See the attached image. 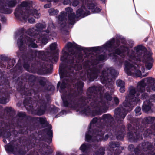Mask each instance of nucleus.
Segmentation results:
<instances>
[{
    "instance_id": "nucleus-27",
    "label": "nucleus",
    "mask_w": 155,
    "mask_h": 155,
    "mask_svg": "<svg viewBox=\"0 0 155 155\" xmlns=\"http://www.w3.org/2000/svg\"><path fill=\"white\" fill-rule=\"evenodd\" d=\"M116 84L117 86L121 87L124 85V83L122 81L119 80L117 81Z\"/></svg>"
},
{
    "instance_id": "nucleus-34",
    "label": "nucleus",
    "mask_w": 155,
    "mask_h": 155,
    "mask_svg": "<svg viewBox=\"0 0 155 155\" xmlns=\"http://www.w3.org/2000/svg\"><path fill=\"white\" fill-rule=\"evenodd\" d=\"M84 110L83 108H82L81 109V110H83L84 113H87L89 112V108L88 107H87V106L84 107Z\"/></svg>"
},
{
    "instance_id": "nucleus-44",
    "label": "nucleus",
    "mask_w": 155,
    "mask_h": 155,
    "mask_svg": "<svg viewBox=\"0 0 155 155\" xmlns=\"http://www.w3.org/2000/svg\"><path fill=\"white\" fill-rule=\"evenodd\" d=\"M39 120L41 124H43L45 123L46 121V119L44 118H41L39 119Z\"/></svg>"
},
{
    "instance_id": "nucleus-53",
    "label": "nucleus",
    "mask_w": 155,
    "mask_h": 155,
    "mask_svg": "<svg viewBox=\"0 0 155 155\" xmlns=\"http://www.w3.org/2000/svg\"><path fill=\"white\" fill-rule=\"evenodd\" d=\"M29 65L28 64H25L24 65V67L25 68L27 69H28Z\"/></svg>"
},
{
    "instance_id": "nucleus-51",
    "label": "nucleus",
    "mask_w": 155,
    "mask_h": 155,
    "mask_svg": "<svg viewBox=\"0 0 155 155\" xmlns=\"http://www.w3.org/2000/svg\"><path fill=\"white\" fill-rule=\"evenodd\" d=\"M121 53V51L119 49H117L115 51V53L118 54H120Z\"/></svg>"
},
{
    "instance_id": "nucleus-47",
    "label": "nucleus",
    "mask_w": 155,
    "mask_h": 155,
    "mask_svg": "<svg viewBox=\"0 0 155 155\" xmlns=\"http://www.w3.org/2000/svg\"><path fill=\"white\" fill-rule=\"evenodd\" d=\"M28 21L31 23H34L35 22V20L33 18H30L28 20Z\"/></svg>"
},
{
    "instance_id": "nucleus-8",
    "label": "nucleus",
    "mask_w": 155,
    "mask_h": 155,
    "mask_svg": "<svg viewBox=\"0 0 155 155\" xmlns=\"http://www.w3.org/2000/svg\"><path fill=\"white\" fill-rule=\"evenodd\" d=\"M74 68H72L70 69V67H67L66 68H64L62 64H61L59 67V73L60 78L63 79L62 84H61L60 88L61 90L64 89L66 87V81L67 82L68 79L66 78L72 75Z\"/></svg>"
},
{
    "instance_id": "nucleus-9",
    "label": "nucleus",
    "mask_w": 155,
    "mask_h": 155,
    "mask_svg": "<svg viewBox=\"0 0 155 155\" xmlns=\"http://www.w3.org/2000/svg\"><path fill=\"white\" fill-rule=\"evenodd\" d=\"M91 134V132L89 131L86 133V140L88 142L91 141H98L102 139V136L104 135L103 132H101V128H98L94 132L92 137L90 134Z\"/></svg>"
},
{
    "instance_id": "nucleus-1",
    "label": "nucleus",
    "mask_w": 155,
    "mask_h": 155,
    "mask_svg": "<svg viewBox=\"0 0 155 155\" xmlns=\"http://www.w3.org/2000/svg\"><path fill=\"white\" fill-rule=\"evenodd\" d=\"M146 86L147 92H151L152 90L155 91V79L151 77L145 78L138 83L136 89L132 87L130 90L128 96L126 97V99L123 103V107L115 110V114L117 118H120L121 119L124 118L127 113L132 109L133 105L136 104L139 101L138 97L140 94L141 99L146 98L147 94L143 93Z\"/></svg>"
},
{
    "instance_id": "nucleus-10",
    "label": "nucleus",
    "mask_w": 155,
    "mask_h": 155,
    "mask_svg": "<svg viewBox=\"0 0 155 155\" xmlns=\"http://www.w3.org/2000/svg\"><path fill=\"white\" fill-rule=\"evenodd\" d=\"M72 55H68L67 53L64 50L62 51V55L61 58L62 61H66L68 60V62L72 64L74 62V58L76 57V53L74 52H71Z\"/></svg>"
},
{
    "instance_id": "nucleus-38",
    "label": "nucleus",
    "mask_w": 155,
    "mask_h": 155,
    "mask_svg": "<svg viewBox=\"0 0 155 155\" xmlns=\"http://www.w3.org/2000/svg\"><path fill=\"white\" fill-rule=\"evenodd\" d=\"M7 102V100L5 98L1 99L0 100V103L3 104H5Z\"/></svg>"
},
{
    "instance_id": "nucleus-37",
    "label": "nucleus",
    "mask_w": 155,
    "mask_h": 155,
    "mask_svg": "<svg viewBox=\"0 0 155 155\" xmlns=\"http://www.w3.org/2000/svg\"><path fill=\"white\" fill-rule=\"evenodd\" d=\"M142 48V46L141 45L138 46L137 47L135 48V50L137 52L140 51Z\"/></svg>"
},
{
    "instance_id": "nucleus-41",
    "label": "nucleus",
    "mask_w": 155,
    "mask_h": 155,
    "mask_svg": "<svg viewBox=\"0 0 155 155\" xmlns=\"http://www.w3.org/2000/svg\"><path fill=\"white\" fill-rule=\"evenodd\" d=\"M24 104L25 106V107L27 108V109H28L29 110H31V111L32 110H33V108L32 107H30V105H26L25 104V102H24Z\"/></svg>"
},
{
    "instance_id": "nucleus-61",
    "label": "nucleus",
    "mask_w": 155,
    "mask_h": 155,
    "mask_svg": "<svg viewBox=\"0 0 155 155\" xmlns=\"http://www.w3.org/2000/svg\"><path fill=\"white\" fill-rule=\"evenodd\" d=\"M30 77L32 78H35L33 76H30Z\"/></svg>"
},
{
    "instance_id": "nucleus-6",
    "label": "nucleus",
    "mask_w": 155,
    "mask_h": 155,
    "mask_svg": "<svg viewBox=\"0 0 155 155\" xmlns=\"http://www.w3.org/2000/svg\"><path fill=\"white\" fill-rule=\"evenodd\" d=\"M128 56L129 58V61L132 62L135 61H141L146 64V68L148 70H150L152 67V65L151 62L152 58L150 55H145L142 58L140 56H138L137 54H135L134 52L132 51H129L128 53Z\"/></svg>"
},
{
    "instance_id": "nucleus-54",
    "label": "nucleus",
    "mask_w": 155,
    "mask_h": 155,
    "mask_svg": "<svg viewBox=\"0 0 155 155\" xmlns=\"http://www.w3.org/2000/svg\"><path fill=\"white\" fill-rule=\"evenodd\" d=\"M5 109L7 111L9 112L11 110V108H10L6 107Z\"/></svg>"
},
{
    "instance_id": "nucleus-18",
    "label": "nucleus",
    "mask_w": 155,
    "mask_h": 155,
    "mask_svg": "<svg viewBox=\"0 0 155 155\" xmlns=\"http://www.w3.org/2000/svg\"><path fill=\"white\" fill-rule=\"evenodd\" d=\"M66 47L67 48V50L70 51V49H76L78 48V46L74 43L68 42L66 45Z\"/></svg>"
},
{
    "instance_id": "nucleus-7",
    "label": "nucleus",
    "mask_w": 155,
    "mask_h": 155,
    "mask_svg": "<svg viewBox=\"0 0 155 155\" xmlns=\"http://www.w3.org/2000/svg\"><path fill=\"white\" fill-rule=\"evenodd\" d=\"M118 74V72L112 68H107L104 70L100 76L101 80L104 83L107 84Z\"/></svg>"
},
{
    "instance_id": "nucleus-64",
    "label": "nucleus",
    "mask_w": 155,
    "mask_h": 155,
    "mask_svg": "<svg viewBox=\"0 0 155 155\" xmlns=\"http://www.w3.org/2000/svg\"><path fill=\"white\" fill-rule=\"evenodd\" d=\"M153 97L155 99V94L153 95Z\"/></svg>"
},
{
    "instance_id": "nucleus-14",
    "label": "nucleus",
    "mask_w": 155,
    "mask_h": 155,
    "mask_svg": "<svg viewBox=\"0 0 155 155\" xmlns=\"http://www.w3.org/2000/svg\"><path fill=\"white\" fill-rule=\"evenodd\" d=\"M71 95L66 96L65 97H62L64 105L65 106H69L70 107H71L73 108H75L76 107V105H75L74 106L72 105L71 106V105L72 103V102H71Z\"/></svg>"
},
{
    "instance_id": "nucleus-45",
    "label": "nucleus",
    "mask_w": 155,
    "mask_h": 155,
    "mask_svg": "<svg viewBox=\"0 0 155 155\" xmlns=\"http://www.w3.org/2000/svg\"><path fill=\"white\" fill-rule=\"evenodd\" d=\"M31 93H34V91L33 90H31L28 91V93H25L24 94L26 95L27 96H30Z\"/></svg>"
},
{
    "instance_id": "nucleus-25",
    "label": "nucleus",
    "mask_w": 155,
    "mask_h": 155,
    "mask_svg": "<svg viewBox=\"0 0 155 155\" xmlns=\"http://www.w3.org/2000/svg\"><path fill=\"white\" fill-rule=\"evenodd\" d=\"M83 85L84 84L83 82L82 81H80L77 84L76 86L78 90L81 91Z\"/></svg>"
},
{
    "instance_id": "nucleus-30",
    "label": "nucleus",
    "mask_w": 155,
    "mask_h": 155,
    "mask_svg": "<svg viewBox=\"0 0 155 155\" xmlns=\"http://www.w3.org/2000/svg\"><path fill=\"white\" fill-rule=\"evenodd\" d=\"M136 115H139L141 114V109L139 107H137L135 109Z\"/></svg>"
},
{
    "instance_id": "nucleus-26",
    "label": "nucleus",
    "mask_w": 155,
    "mask_h": 155,
    "mask_svg": "<svg viewBox=\"0 0 155 155\" xmlns=\"http://www.w3.org/2000/svg\"><path fill=\"white\" fill-rule=\"evenodd\" d=\"M88 145H86L85 144H82L80 147V149L83 152L85 151L89 148Z\"/></svg>"
},
{
    "instance_id": "nucleus-39",
    "label": "nucleus",
    "mask_w": 155,
    "mask_h": 155,
    "mask_svg": "<svg viewBox=\"0 0 155 155\" xmlns=\"http://www.w3.org/2000/svg\"><path fill=\"white\" fill-rule=\"evenodd\" d=\"M97 120V119L96 118H94L91 121V122L90 123V125H92V124H94L95 123Z\"/></svg>"
},
{
    "instance_id": "nucleus-4",
    "label": "nucleus",
    "mask_w": 155,
    "mask_h": 155,
    "mask_svg": "<svg viewBox=\"0 0 155 155\" xmlns=\"http://www.w3.org/2000/svg\"><path fill=\"white\" fill-rule=\"evenodd\" d=\"M31 5V2L29 1L23 2L16 9L14 13L15 16L17 17H21L26 21L32 13L35 17L38 18L40 15L37 10L28 9Z\"/></svg>"
},
{
    "instance_id": "nucleus-60",
    "label": "nucleus",
    "mask_w": 155,
    "mask_h": 155,
    "mask_svg": "<svg viewBox=\"0 0 155 155\" xmlns=\"http://www.w3.org/2000/svg\"><path fill=\"white\" fill-rule=\"evenodd\" d=\"M11 135V134L10 133H9L8 134V136L7 137H9Z\"/></svg>"
},
{
    "instance_id": "nucleus-11",
    "label": "nucleus",
    "mask_w": 155,
    "mask_h": 155,
    "mask_svg": "<svg viewBox=\"0 0 155 155\" xmlns=\"http://www.w3.org/2000/svg\"><path fill=\"white\" fill-rule=\"evenodd\" d=\"M100 70L96 68L92 70H89L88 71L87 76L90 80L92 81L97 79L98 77V73Z\"/></svg>"
},
{
    "instance_id": "nucleus-13",
    "label": "nucleus",
    "mask_w": 155,
    "mask_h": 155,
    "mask_svg": "<svg viewBox=\"0 0 155 155\" xmlns=\"http://www.w3.org/2000/svg\"><path fill=\"white\" fill-rule=\"evenodd\" d=\"M89 14L88 12L87 11L84 7L82 6L81 9H79L76 11V17L78 18L81 17L82 18Z\"/></svg>"
},
{
    "instance_id": "nucleus-33",
    "label": "nucleus",
    "mask_w": 155,
    "mask_h": 155,
    "mask_svg": "<svg viewBox=\"0 0 155 155\" xmlns=\"http://www.w3.org/2000/svg\"><path fill=\"white\" fill-rule=\"evenodd\" d=\"M57 45L56 43H53L51 44L50 45V49L51 50H54L56 47Z\"/></svg>"
},
{
    "instance_id": "nucleus-28",
    "label": "nucleus",
    "mask_w": 155,
    "mask_h": 155,
    "mask_svg": "<svg viewBox=\"0 0 155 155\" xmlns=\"http://www.w3.org/2000/svg\"><path fill=\"white\" fill-rule=\"evenodd\" d=\"M5 149L8 151L12 152L13 150V146L11 145H7L5 146Z\"/></svg>"
},
{
    "instance_id": "nucleus-35",
    "label": "nucleus",
    "mask_w": 155,
    "mask_h": 155,
    "mask_svg": "<svg viewBox=\"0 0 155 155\" xmlns=\"http://www.w3.org/2000/svg\"><path fill=\"white\" fill-rule=\"evenodd\" d=\"M100 61H102L104 60H106V57L104 55H101L99 56L97 58Z\"/></svg>"
},
{
    "instance_id": "nucleus-42",
    "label": "nucleus",
    "mask_w": 155,
    "mask_h": 155,
    "mask_svg": "<svg viewBox=\"0 0 155 155\" xmlns=\"http://www.w3.org/2000/svg\"><path fill=\"white\" fill-rule=\"evenodd\" d=\"M81 68V65L78 64L76 65L75 66L74 69L76 70H79Z\"/></svg>"
},
{
    "instance_id": "nucleus-57",
    "label": "nucleus",
    "mask_w": 155,
    "mask_h": 155,
    "mask_svg": "<svg viewBox=\"0 0 155 155\" xmlns=\"http://www.w3.org/2000/svg\"><path fill=\"white\" fill-rule=\"evenodd\" d=\"M60 82H58V84H57V88L58 89L59 87V86H60Z\"/></svg>"
},
{
    "instance_id": "nucleus-62",
    "label": "nucleus",
    "mask_w": 155,
    "mask_h": 155,
    "mask_svg": "<svg viewBox=\"0 0 155 155\" xmlns=\"http://www.w3.org/2000/svg\"><path fill=\"white\" fill-rule=\"evenodd\" d=\"M3 142H4V143H5V142H6V140H5V139H3Z\"/></svg>"
},
{
    "instance_id": "nucleus-20",
    "label": "nucleus",
    "mask_w": 155,
    "mask_h": 155,
    "mask_svg": "<svg viewBox=\"0 0 155 155\" xmlns=\"http://www.w3.org/2000/svg\"><path fill=\"white\" fill-rule=\"evenodd\" d=\"M65 12H62L61 14L58 17V22L61 25L63 24L64 21L65 15L66 14Z\"/></svg>"
},
{
    "instance_id": "nucleus-32",
    "label": "nucleus",
    "mask_w": 155,
    "mask_h": 155,
    "mask_svg": "<svg viewBox=\"0 0 155 155\" xmlns=\"http://www.w3.org/2000/svg\"><path fill=\"white\" fill-rule=\"evenodd\" d=\"M45 82L46 80L45 78H41L40 80V83L41 85L43 86L45 84Z\"/></svg>"
},
{
    "instance_id": "nucleus-52",
    "label": "nucleus",
    "mask_w": 155,
    "mask_h": 155,
    "mask_svg": "<svg viewBox=\"0 0 155 155\" xmlns=\"http://www.w3.org/2000/svg\"><path fill=\"white\" fill-rule=\"evenodd\" d=\"M50 5L49 4H46L44 6V7L45 8H48L50 7Z\"/></svg>"
},
{
    "instance_id": "nucleus-59",
    "label": "nucleus",
    "mask_w": 155,
    "mask_h": 155,
    "mask_svg": "<svg viewBox=\"0 0 155 155\" xmlns=\"http://www.w3.org/2000/svg\"><path fill=\"white\" fill-rule=\"evenodd\" d=\"M129 147H130L131 148H133V146L132 145H130L129 146Z\"/></svg>"
},
{
    "instance_id": "nucleus-24",
    "label": "nucleus",
    "mask_w": 155,
    "mask_h": 155,
    "mask_svg": "<svg viewBox=\"0 0 155 155\" xmlns=\"http://www.w3.org/2000/svg\"><path fill=\"white\" fill-rule=\"evenodd\" d=\"M1 12L4 13L6 14H9L11 13L12 11L8 8H5V7H3L1 9Z\"/></svg>"
},
{
    "instance_id": "nucleus-23",
    "label": "nucleus",
    "mask_w": 155,
    "mask_h": 155,
    "mask_svg": "<svg viewBox=\"0 0 155 155\" xmlns=\"http://www.w3.org/2000/svg\"><path fill=\"white\" fill-rule=\"evenodd\" d=\"M49 15H53L57 14L58 12V10L54 9H50L48 10Z\"/></svg>"
},
{
    "instance_id": "nucleus-63",
    "label": "nucleus",
    "mask_w": 155,
    "mask_h": 155,
    "mask_svg": "<svg viewBox=\"0 0 155 155\" xmlns=\"http://www.w3.org/2000/svg\"><path fill=\"white\" fill-rule=\"evenodd\" d=\"M51 142V139H50L49 140V141L48 142V143H50Z\"/></svg>"
},
{
    "instance_id": "nucleus-12",
    "label": "nucleus",
    "mask_w": 155,
    "mask_h": 155,
    "mask_svg": "<svg viewBox=\"0 0 155 155\" xmlns=\"http://www.w3.org/2000/svg\"><path fill=\"white\" fill-rule=\"evenodd\" d=\"M65 10L66 12L68 14H69L70 13H71V14L69 15L68 17V21L69 23L71 24H74L75 23L74 18L75 16L74 13H71L72 9L70 7H68L66 8Z\"/></svg>"
},
{
    "instance_id": "nucleus-21",
    "label": "nucleus",
    "mask_w": 155,
    "mask_h": 155,
    "mask_svg": "<svg viewBox=\"0 0 155 155\" xmlns=\"http://www.w3.org/2000/svg\"><path fill=\"white\" fill-rule=\"evenodd\" d=\"M144 119L146 122L147 124L155 123V117H148L145 118Z\"/></svg>"
},
{
    "instance_id": "nucleus-46",
    "label": "nucleus",
    "mask_w": 155,
    "mask_h": 155,
    "mask_svg": "<svg viewBox=\"0 0 155 155\" xmlns=\"http://www.w3.org/2000/svg\"><path fill=\"white\" fill-rule=\"evenodd\" d=\"M78 3L79 2L78 1H75L73 2L72 5L74 6H76L78 5Z\"/></svg>"
},
{
    "instance_id": "nucleus-16",
    "label": "nucleus",
    "mask_w": 155,
    "mask_h": 155,
    "mask_svg": "<svg viewBox=\"0 0 155 155\" xmlns=\"http://www.w3.org/2000/svg\"><path fill=\"white\" fill-rule=\"evenodd\" d=\"M153 104L150 103L148 100L144 101L142 107L143 110L146 112L150 110L152 107Z\"/></svg>"
},
{
    "instance_id": "nucleus-55",
    "label": "nucleus",
    "mask_w": 155,
    "mask_h": 155,
    "mask_svg": "<svg viewBox=\"0 0 155 155\" xmlns=\"http://www.w3.org/2000/svg\"><path fill=\"white\" fill-rule=\"evenodd\" d=\"M117 138L118 140H121L123 138V137L122 136L120 137L119 136H117Z\"/></svg>"
},
{
    "instance_id": "nucleus-22",
    "label": "nucleus",
    "mask_w": 155,
    "mask_h": 155,
    "mask_svg": "<svg viewBox=\"0 0 155 155\" xmlns=\"http://www.w3.org/2000/svg\"><path fill=\"white\" fill-rule=\"evenodd\" d=\"M143 147L144 150L147 151V149H150V148L152 147L151 143L149 142H145L143 144Z\"/></svg>"
},
{
    "instance_id": "nucleus-5",
    "label": "nucleus",
    "mask_w": 155,
    "mask_h": 155,
    "mask_svg": "<svg viewBox=\"0 0 155 155\" xmlns=\"http://www.w3.org/2000/svg\"><path fill=\"white\" fill-rule=\"evenodd\" d=\"M125 66V70L129 75L133 76L140 77L141 78L147 76L148 75V73L143 74L145 71L144 67L142 65H136L133 66V64L130 61H126L124 62Z\"/></svg>"
},
{
    "instance_id": "nucleus-31",
    "label": "nucleus",
    "mask_w": 155,
    "mask_h": 155,
    "mask_svg": "<svg viewBox=\"0 0 155 155\" xmlns=\"http://www.w3.org/2000/svg\"><path fill=\"white\" fill-rule=\"evenodd\" d=\"M45 110V108H44V109H40L38 110V115H41L44 114Z\"/></svg>"
},
{
    "instance_id": "nucleus-40",
    "label": "nucleus",
    "mask_w": 155,
    "mask_h": 155,
    "mask_svg": "<svg viewBox=\"0 0 155 155\" xmlns=\"http://www.w3.org/2000/svg\"><path fill=\"white\" fill-rule=\"evenodd\" d=\"M151 133V131L150 130H147L146 131L144 134L145 136L147 137L149 134Z\"/></svg>"
},
{
    "instance_id": "nucleus-17",
    "label": "nucleus",
    "mask_w": 155,
    "mask_h": 155,
    "mask_svg": "<svg viewBox=\"0 0 155 155\" xmlns=\"http://www.w3.org/2000/svg\"><path fill=\"white\" fill-rule=\"evenodd\" d=\"M136 135L137 134L135 133L133 134L129 133L127 134V136L129 138L131 139H138L139 140L142 139V135L141 134H140L138 135Z\"/></svg>"
},
{
    "instance_id": "nucleus-48",
    "label": "nucleus",
    "mask_w": 155,
    "mask_h": 155,
    "mask_svg": "<svg viewBox=\"0 0 155 155\" xmlns=\"http://www.w3.org/2000/svg\"><path fill=\"white\" fill-rule=\"evenodd\" d=\"M120 92L121 93H123L125 91V88H124V86L120 87Z\"/></svg>"
},
{
    "instance_id": "nucleus-56",
    "label": "nucleus",
    "mask_w": 155,
    "mask_h": 155,
    "mask_svg": "<svg viewBox=\"0 0 155 155\" xmlns=\"http://www.w3.org/2000/svg\"><path fill=\"white\" fill-rule=\"evenodd\" d=\"M6 20V19L5 17H2V20L3 21H5Z\"/></svg>"
},
{
    "instance_id": "nucleus-15",
    "label": "nucleus",
    "mask_w": 155,
    "mask_h": 155,
    "mask_svg": "<svg viewBox=\"0 0 155 155\" xmlns=\"http://www.w3.org/2000/svg\"><path fill=\"white\" fill-rule=\"evenodd\" d=\"M110 150L111 151L114 150V148H116L115 149V153L116 154H118L120 153L121 152L120 150L123 149L122 147H119L118 145L116 144L114 142H111L110 144Z\"/></svg>"
},
{
    "instance_id": "nucleus-50",
    "label": "nucleus",
    "mask_w": 155,
    "mask_h": 155,
    "mask_svg": "<svg viewBox=\"0 0 155 155\" xmlns=\"http://www.w3.org/2000/svg\"><path fill=\"white\" fill-rule=\"evenodd\" d=\"M48 134L49 137H51L52 134V131L51 130H49L48 132Z\"/></svg>"
},
{
    "instance_id": "nucleus-3",
    "label": "nucleus",
    "mask_w": 155,
    "mask_h": 155,
    "mask_svg": "<svg viewBox=\"0 0 155 155\" xmlns=\"http://www.w3.org/2000/svg\"><path fill=\"white\" fill-rule=\"evenodd\" d=\"M97 87H94L89 88L88 90L87 94H91L90 100H93L95 101L94 104L91 103V106H94L97 110L101 111L102 109L107 106V104H108V102L110 101L112 98L109 93L105 94L103 97L100 92L97 91L98 89Z\"/></svg>"
},
{
    "instance_id": "nucleus-43",
    "label": "nucleus",
    "mask_w": 155,
    "mask_h": 155,
    "mask_svg": "<svg viewBox=\"0 0 155 155\" xmlns=\"http://www.w3.org/2000/svg\"><path fill=\"white\" fill-rule=\"evenodd\" d=\"M114 101L116 104H118L119 102L118 98L116 97L114 98Z\"/></svg>"
},
{
    "instance_id": "nucleus-2",
    "label": "nucleus",
    "mask_w": 155,
    "mask_h": 155,
    "mask_svg": "<svg viewBox=\"0 0 155 155\" xmlns=\"http://www.w3.org/2000/svg\"><path fill=\"white\" fill-rule=\"evenodd\" d=\"M46 27L45 24L38 23L35 26V28H30L27 31L26 33L30 37L25 36L22 33H17L15 35V38H18L17 44L20 49L24 45L25 43L28 44L29 47L36 48L37 47V45L34 42L35 40L32 37L35 36L37 37L38 39L41 41L42 43L45 44L47 43L48 40L50 38V36L51 35L49 29H47L45 31H41L39 35H35L37 31H40L45 28Z\"/></svg>"
},
{
    "instance_id": "nucleus-36",
    "label": "nucleus",
    "mask_w": 155,
    "mask_h": 155,
    "mask_svg": "<svg viewBox=\"0 0 155 155\" xmlns=\"http://www.w3.org/2000/svg\"><path fill=\"white\" fill-rule=\"evenodd\" d=\"M18 116L19 117L23 118L25 116V114L24 113L20 112L18 114Z\"/></svg>"
},
{
    "instance_id": "nucleus-29",
    "label": "nucleus",
    "mask_w": 155,
    "mask_h": 155,
    "mask_svg": "<svg viewBox=\"0 0 155 155\" xmlns=\"http://www.w3.org/2000/svg\"><path fill=\"white\" fill-rule=\"evenodd\" d=\"M16 3V2L15 1V0H13L9 2L8 3V6L12 7L14 6L15 5Z\"/></svg>"
},
{
    "instance_id": "nucleus-49",
    "label": "nucleus",
    "mask_w": 155,
    "mask_h": 155,
    "mask_svg": "<svg viewBox=\"0 0 155 155\" xmlns=\"http://www.w3.org/2000/svg\"><path fill=\"white\" fill-rule=\"evenodd\" d=\"M70 2V0H64L63 2V3L64 5H67L69 4Z\"/></svg>"
},
{
    "instance_id": "nucleus-19",
    "label": "nucleus",
    "mask_w": 155,
    "mask_h": 155,
    "mask_svg": "<svg viewBox=\"0 0 155 155\" xmlns=\"http://www.w3.org/2000/svg\"><path fill=\"white\" fill-rule=\"evenodd\" d=\"M89 9H92V11L94 13H98L100 12V9L96 7L94 4H90L88 6Z\"/></svg>"
},
{
    "instance_id": "nucleus-58",
    "label": "nucleus",
    "mask_w": 155,
    "mask_h": 155,
    "mask_svg": "<svg viewBox=\"0 0 155 155\" xmlns=\"http://www.w3.org/2000/svg\"><path fill=\"white\" fill-rule=\"evenodd\" d=\"M57 155H62L60 153V152H57Z\"/></svg>"
}]
</instances>
